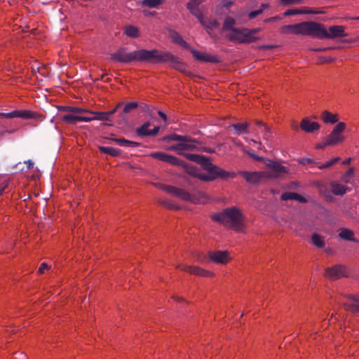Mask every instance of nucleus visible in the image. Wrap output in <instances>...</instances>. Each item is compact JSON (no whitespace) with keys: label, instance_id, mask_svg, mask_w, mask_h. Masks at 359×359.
Listing matches in <instances>:
<instances>
[{"label":"nucleus","instance_id":"nucleus-1","mask_svg":"<svg viewBox=\"0 0 359 359\" xmlns=\"http://www.w3.org/2000/svg\"><path fill=\"white\" fill-rule=\"evenodd\" d=\"M127 48H121L114 53L110 55V59L113 61L121 63H130L132 62H170L171 67L181 72H184L185 67L182 62L168 52L160 53L156 49L146 50L140 49L133 52H128Z\"/></svg>","mask_w":359,"mask_h":359},{"label":"nucleus","instance_id":"nucleus-2","mask_svg":"<svg viewBox=\"0 0 359 359\" xmlns=\"http://www.w3.org/2000/svg\"><path fill=\"white\" fill-rule=\"evenodd\" d=\"M202 167L208 174L201 172L198 168L194 167L188 168L187 173L204 182H211L218 178L226 180L229 177L233 178L236 176L235 172H227L219 167L213 165L211 162Z\"/></svg>","mask_w":359,"mask_h":359},{"label":"nucleus","instance_id":"nucleus-3","mask_svg":"<svg viewBox=\"0 0 359 359\" xmlns=\"http://www.w3.org/2000/svg\"><path fill=\"white\" fill-rule=\"evenodd\" d=\"M211 218L238 231H241L243 226V215L236 207L227 208L222 212L212 215Z\"/></svg>","mask_w":359,"mask_h":359},{"label":"nucleus","instance_id":"nucleus-4","mask_svg":"<svg viewBox=\"0 0 359 359\" xmlns=\"http://www.w3.org/2000/svg\"><path fill=\"white\" fill-rule=\"evenodd\" d=\"M348 34L344 31L343 26L334 25L330 26L328 31L325 29L324 25L314 22L313 37L320 39H334L337 37L346 36Z\"/></svg>","mask_w":359,"mask_h":359},{"label":"nucleus","instance_id":"nucleus-5","mask_svg":"<svg viewBox=\"0 0 359 359\" xmlns=\"http://www.w3.org/2000/svg\"><path fill=\"white\" fill-rule=\"evenodd\" d=\"M314 22H303L295 25H285L281 27V32L284 34L294 33L313 36Z\"/></svg>","mask_w":359,"mask_h":359},{"label":"nucleus","instance_id":"nucleus-6","mask_svg":"<svg viewBox=\"0 0 359 359\" xmlns=\"http://www.w3.org/2000/svg\"><path fill=\"white\" fill-rule=\"evenodd\" d=\"M346 128V123L344 122L338 123L333 128L331 133L326 137L327 144L331 145H335L344 141V137L342 135V133Z\"/></svg>","mask_w":359,"mask_h":359},{"label":"nucleus","instance_id":"nucleus-7","mask_svg":"<svg viewBox=\"0 0 359 359\" xmlns=\"http://www.w3.org/2000/svg\"><path fill=\"white\" fill-rule=\"evenodd\" d=\"M266 166L269 170L265 171L269 175L266 178H277L282 174L288 172V168L277 161H268Z\"/></svg>","mask_w":359,"mask_h":359},{"label":"nucleus","instance_id":"nucleus-8","mask_svg":"<svg viewBox=\"0 0 359 359\" xmlns=\"http://www.w3.org/2000/svg\"><path fill=\"white\" fill-rule=\"evenodd\" d=\"M238 174L241 175L247 182L252 184H257L259 183L263 179L266 178V176H269V175L265 171H239Z\"/></svg>","mask_w":359,"mask_h":359},{"label":"nucleus","instance_id":"nucleus-9","mask_svg":"<svg viewBox=\"0 0 359 359\" xmlns=\"http://www.w3.org/2000/svg\"><path fill=\"white\" fill-rule=\"evenodd\" d=\"M151 156L153 157L154 158L158 159L163 162L168 163L172 165H178V166H182V167L185 166V163L183 161L179 159L178 158H177L174 156L168 154L164 152L159 151V152L152 153L151 154Z\"/></svg>","mask_w":359,"mask_h":359},{"label":"nucleus","instance_id":"nucleus-10","mask_svg":"<svg viewBox=\"0 0 359 359\" xmlns=\"http://www.w3.org/2000/svg\"><path fill=\"white\" fill-rule=\"evenodd\" d=\"M226 37L231 41L238 43H249V36L245 34V29L236 28L229 32Z\"/></svg>","mask_w":359,"mask_h":359},{"label":"nucleus","instance_id":"nucleus-11","mask_svg":"<svg viewBox=\"0 0 359 359\" xmlns=\"http://www.w3.org/2000/svg\"><path fill=\"white\" fill-rule=\"evenodd\" d=\"M177 197L184 201H191L195 203H204L207 199L206 195L203 192H198L197 196L191 195L190 193L182 189H179Z\"/></svg>","mask_w":359,"mask_h":359},{"label":"nucleus","instance_id":"nucleus-12","mask_svg":"<svg viewBox=\"0 0 359 359\" xmlns=\"http://www.w3.org/2000/svg\"><path fill=\"white\" fill-rule=\"evenodd\" d=\"M177 197L184 201H191L195 203H204L207 199L206 195L203 192H198L197 196L191 195L190 193L182 189H179Z\"/></svg>","mask_w":359,"mask_h":359},{"label":"nucleus","instance_id":"nucleus-13","mask_svg":"<svg viewBox=\"0 0 359 359\" xmlns=\"http://www.w3.org/2000/svg\"><path fill=\"white\" fill-rule=\"evenodd\" d=\"M208 256L210 261L217 264H225L230 260L228 251H210Z\"/></svg>","mask_w":359,"mask_h":359},{"label":"nucleus","instance_id":"nucleus-14","mask_svg":"<svg viewBox=\"0 0 359 359\" xmlns=\"http://www.w3.org/2000/svg\"><path fill=\"white\" fill-rule=\"evenodd\" d=\"M182 155L184 154V151H194L197 149V144H201V142L192 138L190 136L186 135L185 140L179 142Z\"/></svg>","mask_w":359,"mask_h":359},{"label":"nucleus","instance_id":"nucleus-15","mask_svg":"<svg viewBox=\"0 0 359 359\" xmlns=\"http://www.w3.org/2000/svg\"><path fill=\"white\" fill-rule=\"evenodd\" d=\"M325 276L332 280H337L346 276V268L342 265H335L325 270Z\"/></svg>","mask_w":359,"mask_h":359},{"label":"nucleus","instance_id":"nucleus-16","mask_svg":"<svg viewBox=\"0 0 359 359\" xmlns=\"http://www.w3.org/2000/svg\"><path fill=\"white\" fill-rule=\"evenodd\" d=\"M194 57L201 62L218 63L220 62L219 57L215 55L205 53H200L194 48H190Z\"/></svg>","mask_w":359,"mask_h":359},{"label":"nucleus","instance_id":"nucleus-17","mask_svg":"<svg viewBox=\"0 0 359 359\" xmlns=\"http://www.w3.org/2000/svg\"><path fill=\"white\" fill-rule=\"evenodd\" d=\"M348 302L343 304L345 310L352 313L359 312V294L346 296Z\"/></svg>","mask_w":359,"mask_h":359},{"label":"nucleus","instance_id":"nucleus-18","mask_svg":"<svg viewBox=\"0 0 359 359\" xmlns=\"http://www.w3.org/2000/svg\"><path fill=\"white\" fill-rule=\"evenodd\" d=\"M139 106L137 102H131L125 104L122 106L118 111V115L121 118L122 121L126 122L128 121V114L132 112L133 110L137 109Z\"/></svg>","mask_w":359,"mask_h":359},{"label":"nucleus","instance_id":"nucleus-19","mask_svg":"<svg viewBox=\"0 0 359 359\" xmlns=\"http://www.w3.org/2000/svg\"><path fill=\"white\" fill-rule=\"evenodd\" d=\"M203 0H190L187 5V9L198 19V21L203 18V15L199 9V5L203 2Z\"/></svg>","mask_w":359,"mask_h":359},{"label":"nucleus","instance_id":"nucleus-20","mask_svg":"<svg viewBox=\"0 0 359 359\" xmlns=\"http://www.w3.org/2000/svg\"><path fill=\"white\" fill-rule=\"evenodd\" d=\"M300 128L306 133H311L319 130L320 125L317 122L311 121L309 118H304L300 123Z\"/></svg>","mask_w":359,"mask_h":359},{"label":"nucleus","instance_id":"nucleus-21","mask_svg":"<svg viewBox=\"0 0 359 359\" xmlns=\"http://www.w3.org/2000/svg\"><path fill=\"white\" fill-rule=\"evenodd\" d=\"M181 269L199 276H212L214 275L213 273L196 266H183Z\"/></svg>","mask_w":359,"mask_h":359},{"label":"nucleus","instance_id":"nucleus-22","mask_svg":"<svg viewBox=\"0 0 359 359\" xmlns=\"http://www.w3.org/2000/svg\"><path fill=\"white\" fill-rule=\"evenodd\" d=\"M199 22L209 34H210L212 30L219 26V22L216 19H205L203 17Z\"/></svg>","mask_w":359,"mask_h":359},{"label":"nucleus","instance_id":"nucleus-23","mask_svg":"<svg viewBox=\"0 0 359 359\" xmlns=\"http://www.w3.org/2000/svg\"><path fill=\"white\" fill-rule=\"evenodd\" d=\"M184 155L188 160L197 163L201 166L211 162L209 158L198 154H184Z\"/></svg>","mask_w":359,"mask_h":359},{"label":"nucleus","instance_id":"nucleus-24","mask_svg":"<svg viewBox=\"0 0 359 359\" xmlns=\"http://www.w3.org/2000/svg\"><path fill=\"white\" fill-rule=\"evenodd\" d=\"M19 117L24 119H29V118H34L36 117V113L30 111H21V110H14L12 111V118Z\"/></svg>","mask_w":359,"mask_h":359},{"label":"nucleus","instance_id":"nucleus-25","mask_svg":"<svg viewBox=\"0 0 359 359\" xmlns=\"http://www.w3.org/2000/svg\"><path fill=\"white\" fill-rule=\"evenodd\" d=\"M170 37L174 43L185 48H190L189 44L182 38V36L178 32L175 31H171L170 32Z\"/></svg>","mask_w":359,"mask_h":359},{"label":"nucleus","instance_id":"nucleus-26","mask_svg":"<svg viewBox=\"0 0 359 359\" xmlns=\"http://www.w3.org/2000/svg\"><path fill=\"white\" fill-rule=\"evenodd\" d=\"M339 236L345 241H354L356 240L354 238V233L352 230L348 229L343 228L340 229V232L339 233Z\"/></svg>","mask_w":359,"mask_h":359},{"label":"nucleus","instance_id":"nucleus-27","mask_svg":"<svg viewBox=\"0 0 359 359\" xmlns=\"http://www.w3.org/2000/svg\"><path fill=\"white\" fill-rule=\"evenodd\" d=\"M236 25V20L232 17L228 16L225 18L223 25H222V31H231L234 29Z\"/></svg>","mask_w":359,"mask_h":359},{"label":"nucleus","instance_id":"nucleus-28","mask_svg":"<svg viewBox=\"0 0 359 359\" xmlns=\"http://www.w3.org/2000/svg\"><path fill=\"white\" fill-rule=\"evenodd\" d=\"M321 118L326 123H335L338 121L337 116L336 114H332V113H330L327 111H324L322 113Z\"/></svg>","mask_w":359,"mask_h":359},{"label":"nucleus","instance_id":"nucleus-29","mask_svg":"<svg viewBox=\"0 0 359 359\" xmlns=\"http://www.w3.org/2000/svg\"><path fill=\"white\" fill-rule=\"evenodd\" d=\"M155 186L156 187H158V188L164 190L165 191H166L167 193H168L172 196H175L176 197H177V196H178L180 188L172 187V186H169V185H163V184H156Z\"/></svg>","mask_w":359,"mask_h":359},{"label":"nucleus","instance_id":"nucleus-30","mask_svg":"<svg viewBox=\"0 0 359 359\" xmlns=\"http://www.w3.org/2000/svg\"><path fill=\"white\" fill-rule=\"evenodd\" d=\"M347 188L338 183L332 184V191L336 196H343L346 194Z\"/></svg>","mask_w":359,"mask_h":359},{"label":"nucleus","instance_id":"nucleus-31","mask_svg":"<svg viewBox=\"0 0 359 359\" xmlns=\"http://www.w3.org/2000/svg\"><path fill=\"white\" fill-rule=\"evenodd\" d=\"M99 150L104 154H109L111 156H118L121 154V150L114 147H100Z\"/></svg>","mask_w":359,"mask_h":359},{"label":"nucleus","instance_id":"nucleus-32","mask_svg":"<svg viewBox=\"0 0 359 359\" xmlns=\"http://www.w3.org/2000/svg\"><path fill=\"white\" fill-rule=\"evenodd\" d=\"M231 127H232L235 130V134L239 135L241 133H248V123H235L232 124Z\"/></svg>","mask_w":359,"mask_h":359},{"label":"nucleus","instance_id":"nucleus-33","mask_svg":"<svg viewBox=\"0 0 359 359\" xmlns=\"http://www.w3.org/2000/svg\"><path fill=\"white\" fill-rule=\"evenodd\" d=\"M124 33L129 37L137 38L139 36V29L137 27L128 25L125 28Z\"/></svg>","mask_w":359,"mask_h":359},{"label":"nucleus","instance_id":"nucleus-34","mask_svg":"<svg viewBox=\"0 0 359 359\" xmlns=\"http://www.w3.org/2000/svg\"><path fill=\"white\" fill-rule=\"evenodd\" d=\"M164 0H142L141 5L148 8H158L163 3Z\"/></svg>","mask_w":359,"mask_h":359},{"label":"nucleus","instance_id":"nucleus-35","mask_svg":"<svg viewBox=\"0 0 359 359\" xmlns=\"http://www.w3.org/2000/svg\"><path fill=\"white\" fill-rule=\"evenodd\" d=\"M311 240L313 244L318 248H322L325 246V242L323 240V238L317 233H313L312 235Z\"/></svg>","mask_w":359,"mask_h":359},{"label":"nucleus","instance_id":"nucleus-36","mask_svg":"<svg viewBox=\"0 0 359 359\" xmlns=\"http://www.w3.org/2000/svg\"><path fill=\"white\" fill-rule=\"evenodd\" d=\"M79 116H76L71 114H65L62 117V120L69 124H75L76 121H79Z\"/></svg>","mask_w":359,"mask_h":359},{"label":"nucleus","instance_id":"nucleus-37","mask_svg":"<svg viewBox=\"0 0 359 359\" xmlns=\"http://www.w3.org/2000/svg\"><path fill=\"white\" fill-rule=\"evenodd\" d=\"M91 114H94L93 116L94 120L99 121H109V118L107 117V114L105 111H90Z\"/></svg>","mask_w":359,"mask_h":359},{"label":"nucleus","instance_id":"nucleus-38","mask_svg":"<svg viewBox=\"0 0 359 359\" xmlns=\"http://www.w3.org/2000/svg\"><path fill=\"white\" fill-rule=\"evenodd\" d=\"M259 31V29H245V34L249 36V38L248 39L250 40L249 43L254 42L259 39L258 37L254 36V34H257Z\"/></svg>","mask_w":359,"mask_h":359},{"label":"nucleus","instance_id":"nucleus-39","mask_svg":"<svg viewBox=\"0 0 359 359\" xmlns=\"http://www.w3.org/2000/svg\"><path fill=\"white\" fill-rule=\"evenodd\" d=\"M185 137L186 135H180L176 133H173L164 137L163 140H172L181 142L182 140H185Z\"/></svg>","mask_w":359,"mask_h":359},{"label":"nucleus","instance_id":"nucleus-40","mask_svg":"<svg viewBox=\"0 0 359 359\" xmlns=\"http://www.w3.org/2000/svg\"><path fill=\"white\" fill-rule=\"evenodd\" d=\"M150 126L149 122H145L141 127L137 128L136 133L139 136H147L149 132L148 127Z\"/></svg>","mask_w":359,"mask_h":359},{"label":"nucleus","instance_id":"nucleus-41","mask_svg":"<svg viewBox=\"0 0 359 359\" xmlns=\"http://www.w3.org/2000/svg\"><path fill=\"white\" fill-rule=\"evenodd\" d=\"M260 132L262 133L263 138L265 140L269 141L271 139L272 135L271 129L269 126L264 125L262 128H260Z\"/></svg>","mask_w":359,"mask_h":359},{"label":"nucleus","instance_id":"nucleus-42","mask_svg":"<svg viewBox=\"0 0 359 359\" xmlns=\"http://www.w3.org/2000/svg\"><path fill=\"white\" fill-rule=\"evenodd\" d=\"M159 203L162 205L163 206L171 209V210H178L180 208L178 205L172 203V202H170L168 201L161 199L158 201Z\"/></svg>","mask_w":359,"mask_h":359},{"label":"nucleus","instance_id":"nucleus-43","mask_svg":"<svg viewBox=\"0 0 359 359\" xmlns=\"http://www.w3.org/2000/svg\"><path fill=\"white\" fill-rule=\"evenodd\" d=\"M339 161H340L339 157H335L333 159L326 162L325 163L318 165V167L320 169L328 168L331 167L332 165H333L334 164H335L336 163L339 162Z\"/></svg>","mask_w":359,"mask_h":359},{"label":"nucleus","instance_id":"nucleus-44","mask_svg":"<svg viewBox=\"0 0 359 359\" xmlns=\"http://www.w3.org/2000/svg\"><path fill=\"white\" fill-rule=\"evenodd\" d=\"M297 193L294 192H284L280 196L282 201L296 200Z\"/></svg>","mask_w":359,"mask_h":359},{"label":"nucleus","instance_id":"nucleus-45","mask_svg":"<svg viewBox=\"0 0 359 359\" xmlns=\"http://www.w3.org/2000/svg\"><path fill=\"white\" fill-rule=\"evenodd\" d=\"M353 175H354V168H350L347 170V172L343 175L342 180L346 183H348L350 182L351 178L353 176Z\"/></svg>","mask_w":359,"mask_h":359},{"label":"nucleus","instance_id":"nucleus-46","mask_svg":"<svg viewBox=\"0 0 359 359\" xmlns=\"http://www.w3.org/2000/svg\"><path fill=\"white\" fill-rule=\"evenodd\" d=\"M123 106V102H119L116 104V106L111 110L105 111V113L107 114V117L110 118V116L115 114L117 111L120 110L121 107Z\"/></svg>","mask_w":359,"mask_h":359},{"label":"nucleus","instance_id":"nucleus-47","mask_svg":"<svg viewBox=\"0 0 359 359\" xmlns=\"http://www.w3.org/2000/svg\"><path fill=\"white\" fill-rule=\"evenodd\" d=\"M302 14V10L300 9H289L284 13L285 16H290Z\"/></svg>","mask_w":359,"mask_h":359},{"label":"nucleus","instance_id":"nucleus-48","mask_svg":"<svg viewBox=\"0 0 359 359\" xmlns=\"http://www.w3.org/2000/svg\"><path fill=\"white\" fill-rule=\"evenodd\" d=\"M72 112L75 114H83V113H89L90 114V110L77 107H72Z\"/></svg>","mask_w":359,"mask_h":359},{"label":"nucleus","instance_id":"nucleus-49","mask_svg":"<svg viewBox=\"0 0 359 359\" xmlns=\"http://www.w3.org/2000/svg\"><path fill=\"white\" fill-rule=\"evenodd\" d=\"M262 13H263V9L262 8H259L258 10L250 12L249 14H248V17H249L250 19H254L257 16H258L259 15L262 14Z\"/></svg>","mask_w":359,"mask_h":359},{"label":"nucleus","instance_id":"nucleus-50","mask_svg":"<svg viewBox=\"0 0 359 359\" xmlns=\"http://www.w3.org/2000/svg\"><path fill=\"white\" fill-rule=\"evenodd\" d=\"M318 60H319V61H318L319 63H329V62H332L334 59L331 57H325L323 56H320L318 57Z\"/></svg>","mask_w":359,"mask_h":359},{"label":"nucleus","instance_id":"nucleus-51","mask_svg":"<svg viewBox=\"0 0 359 359\" xmlns=\"http://www.w3.org/2000/svg\"><path fill=\"white\" fill-rule=\"evenodd\" d=\"M303 0H280L281 3L284 5H291L295 4H299L302 2Z\"/></svg>","mask_w":359,"mask_h":359},{"label":"nucleus","instance_id":"nucleus-52","mask_svg":"<svg viewBox=\"0 0 359 359\" xmlns=\"http://www.w3.org/2000/svg\"><path fill=\"white\" fill-rule=\"evenodd\" d=\"M50 266L48 265V264H46V262H43L41 264L39 269H38V273H44L45 270H48L49 269Z\"/></svg>","mask_w":359,"mask_h":359},{"label":"nucleus","instance_id":"nucleus-53","mask_svg":"<svg viewBox=\"0 0 359 359\" xmlns=\"http://www.w3.org/2000/svg\"><path fill=\"white\" fill-rule=\"evenodd\" d=\"M140 145V144L139 142H133V141H130V140H126V144H125L124 147H138Z\"/></svg>","mask_w":359,"mask_h":359},{"label":"nucleus","instance_id":"nucleus-54","mask_svg":"<svg viewBox=\"0 0 359 359\" xmlns=\"http://www.w3.org/2000/svg\"><path fill=\"white\" fill-rule=\"evenodd\" d=\"M160 128L158 126L154 127L152 130H149L147 136H154L156 135L159 132Z\"/></svg>","mask_w":359,"mask_h":359},{"label":"nucleus","instance_id":"nucleus-55","mask_svg":"<svg viewBox=\"0 0 359 359\" xmlns=\"http://www.w3.org/2000/svg\"><path fill=\"white\" fill-rule=\"evenodd\" d=\"M111 140L122 147H124L126 141L124 138H111Z\"/></svg>","mask_w":359,"mask_h":359},{"label":"nucleus","instance_id":"nucleus-56","mask_svg":"<svg viewBox=\"0 0 359 359\" xmlns=\"http://www.w3.org/2000/svg\"><path fill=\"white\" fill-rule=\"evenodd\" d=\"M299 162L303 165L313 163H314L313 160L310 158H303L299 160Z\"/></svg>","mask_w":359,"mask_h":359},{"label":"nucleus","instance_id":"nucleus-57","mask_svg":"<svg viewBox=\"0 0 359 359\" xmlns=\"http://www.w3.org/2000/svg\"><path fill=\"white\" fill-rule=\"evenodd\" d=\"M248 154H249V156H250L253 159H255L256 161H264L263 157L255 154L254 152L248 151Z\"/></svg>","mask_w":359,"mask_h":359},{"label":"nucleus","instance_id":"nucleus-58","mask_svg":"<svg viewBox=\"0 0 359 359\" xmlns=\"http://www.w3.org/2000/svg\"><path fill=\"white\" fill-rule=\"evenodd\" d=\"M169 149L170 150H172V151H176L177 152V154H182V152L180 151V144L179 142L175 145H172L169 147Z\"/></svg>","mask_w":359,"mask_h":359},{"label":"nucleus","instance_id":"nucleus-59","mask_svg":"<svg viewBox=\"0 0 359 359\" xmlns=\"http://www.w3.org/2000/svg\"><path fill=\"white\" fill-rule=\"evenodd\" d=\"M93 120H94L93 116L88 117V116H79V121H83V122H90Z\"/></svg>","mask_w":359,"mask_h":359},{"label":"nucleus","instance_id":"nucleus-60","mask_svg":"<svg viewBox=\"0 0 359 359\" xmlns=\"http://www.w3.org/2000/svg\"><path fill=\"white\" fill-rule=\"evenodd\" d=\"M72 106H60L58 109L60 111L72 112Z\"/></svg>","mask_w":359,"mask_h":359},{"label":"nucleus","instance_id":"nucleus-61","mask_svg":"<svg viewBox=\"0 0 359 359\" xmlns=\"http://www.w3.org/2000/svg\"><path fill=\"white\" fill-rule=\"evenodd\" d=\"M295 201H297L300 203H305L307 202V200L306 198H304V196L297 194V196H296V200Z\"/></svg>","mask_w":359,"mask_h":359},{"label":"nucleus","instance_id":"nucleus-62","mask_svg":"<svg viewBox=\"0 0 359 359\" xmlns=\"http://www.w3.org/2000/svg\"><path fill=\"white\" fill-rule=\"evenodd\" d=\"M333 47H324V48H312L311 50L316 52H320V51H325L327 50L333 49Z\"/></svg>","mask_w":359,"mask_h":359},{"label":"nucleus","instance_id":"nucleus-63","mask_svg":"<svg viewBox=\"0 0 359 359\" xmlns=\"http://www.w3.org/2000/svg\"><path fill=\"white\" fill-rule=\"evenodd\" d=\"M0 118H12V111L8 113H0Z\"/></svg>","mask_w":359,"mask_h":359},{"label":"nucleus","instance_id":"nucleus-64","mask_svg":"<svg viewBox=\"0 0 359 359\" xmlns=\"http://www.w3.org/2000/svg\"><path fill=\"white\" fill-rule=\"evenodd\" d=\"M0 118H12V111L8 113H0Z\"/></svg>","mask_w":359,"mask_h":359}]
</instances>
